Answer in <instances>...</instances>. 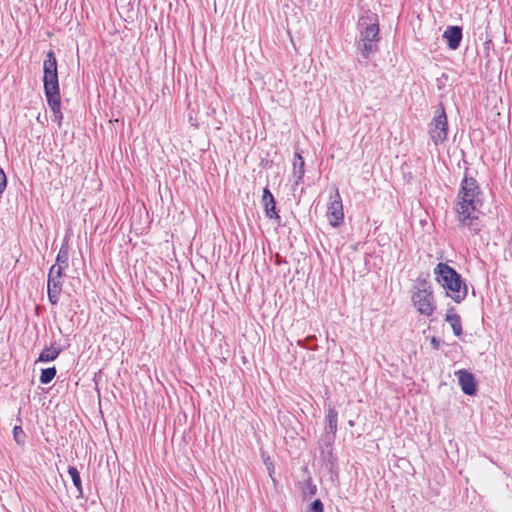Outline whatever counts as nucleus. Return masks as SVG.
<instances>
[{"instance_id":"nucleus-1","label":"nucleus","mask_w":512,"mask_h":512,"mask_svg":"<svg viewBox=\"0 0 512 512\" xmlns=\"http://www.w3.org/2000/svg\"><path fill=\"white\" fill-rule=\"evenodd\" d=\"M482 205V191L476 179L465 176L453 206L459 227L469 229L472 234H478L482 228L479 221Z\"/></svg>"},{"instance_id":"nucleus-2","label":"nucleus","mask_w":512,"mask_h":512,"mask_svg":"<svg viewBox=\"0 0 512 512\" xmlns=\"http://www.w3.org/2000/svg\"><path fill=\"white\" fill-rule=\"evenodd\" d=\"M359 36L357 39V49L364 59H369L371 54L378 50L379 24L376 14L367 13L358 20Z\"/></svg>"},{"instance_id":"nucleus-3","label":"nucleus","mask_w":512,"mask_h":512,"mask_svg":"<svg viewBox=\"0 0 512 512\" xmlns=\"http://www.w3.org/2000/svg\"><path fill=\"white\" fill-rule=\"evenodd\" d=\"M435 280L445 289L446 295L460 303L467 296V287L457 271L446 263L434 268Z\"/></svg>"},{"instance_id":"nucleus-4","label":"nucleus","mask_w":512,"mask_h":512,"mask_svg":"<svg viewBox=\"0 0 512 512\" xmlns=\"http://www.w3.org/2000/svg\"><path fill=\"white\" fill-rule=\"evenodd\" d=\"M43 83L44 92L48 105H52L54 110H58V99L60 96L57 60L53 51H49L43 63Z\"/></svg>"},{"instance_id":"nucleus-5","label":"nucleus","mask_w":512,"mask_h":512,"mask_svg":"<svg viewBox=\"0 0 512 512\" xmlns=\"http://www.w3.org/2000/svg\"><path fill=\"white\" fill-rule=\"evenodd\" d=\"M448 123L445 110L442 106L436 111L429 129V135L435 145L443 143L447 139Z\"/></svg>"},{"instance_id":"nucleus-6","label":"nucleus","mask_w":512,"mask_h":512,"mask_svg":"<svg viewBox=\"0 0 512 512\" xmlns=\"http://www.w3.org/2000/svg\"><path fill=\"white\" fill-rule=\"evenodd\" d=\"M412 302L422 315L430 316L435 310L433 293L428 288H417L412 294Z\"/></svg>"},{"instance_id":"nucleus-7","label":"nucleus","mask_w":512,"mask_h":512,"mask_svg":"<svg viewBox=\"0 0 512 512\" xmlns=\"http://www.w3.org/2000/svg\"><path fill=\"white\" fill-rule=\"evenodd\" d=\"M327 218L333 227H338L344 218L342 200L337 187L332 189L329 196Z\"/></svg>"},{"instance_id":"nucleus-8","label":"nucleus","mask_w":512,"mask_h":512,"mask_svg":"<svg viewBox=\"0 0 512 512\" xmlns=\"http://www.w3.org/2000/svg\"><path fill=\"white\" fill-rule=\"evenodd\" d=\"M62 277L60 269H50L47 280V294L49 302L52 305H56L59 302L60 293L62 290Z\"/></svg>"},{"instance_id":"nucleus-9","label":"nucleus","mask_w":512,"mask_h":512,"mask_svg":"<svg viewBox=\"0 0 512 512\" xmlns=\"http://www.w3.org/2000/svg\"><path fill=\"white\" fill-rule=\"evenodd\" d=\"M455 376L457 377L458 383L464 394L469 396L475 395L477 391V382L471 372L465 369H460L455 372Z\"/></svg>"},{"instance_id":"nucleus-10","label":"nucleus","mask_w":512,"mask_h":512,"mask_svg":"<svg viewBox=\"0 0 512 512\" xmlns=\"http://www.w3.org/2000/svg\"><path fill=\"white\" fill-rule=\"evenodd\" d=\"M262 203L266 216L270 219H276L279 222L280 216L276 211V201L268 187L263 190Z\"/></svg>"},{"instance_id":"nucleus-11","label":"nucleus","mask_w":512,"mask_h":512,"mask_svg":"<svg viewBox=\"0 0 512 512\" xmlns=\"http://www.w3.org/2000/svg\"><path fill=\"white\" fill-rule=\"evenodd\" d=\"M462 28L460 26H449L443 33V38L451 50H456L462 40Z\"/></svg>"},{"instance_id":"nucleus-12","label":"nucleus","mask_w":512,"mask_h":512,"mask_svg":"<svg viewBox=\"0 0 512 512\" xmlns=\"http://www.w3.org/2000/svg\"><path fill=\"white\" fill-rule=\"evenodd\" d=\"M304 160L300 153L296 152L294 154V160H293V178H294V184L299 185L301 181L303 180L304 176Z\"/></svg>"},{"instance_id":"nucleus-13","label":"nucleus","mask_w":512,"mask_h":512,"mask_svg":"<svg viewBox=\"0 0 512 512\" xmlns=\"http://www.w3.org/2000/svg\"><path fill=\"white\" fill-rule=\"evenodd\" d=\"M445 320L451 325L455 336L462 335V324L460 316L455 312L453 308L448 309L445 315Z\"/></svg>"},{"instance_id":"nucleus-14","label":"nucleus","mask_w":512,"mask_h":512,"mask_svg":"<svg viewBox=\"0 0 512 512\" xmlns=\"http://www.w3.org/2000/svg\"><path fill=\"white\" fill-rule=\"evenodd\" d=\"M325 421V432H331L333 434H336L338 425V412L334 407H328L327 414L325 416Z\"/></svg>"},{"instance_id":"nucleus-15","label":"nucleus","mask_w":512,"mask_h":512,"mask_svg":"<svg viewBox=\"0 0 512 512\" xmlns=\"http://www.w3.org/2000/svg\"><path fill=\"white\" fill-rule=\"evenodd\" d=\"M68 259V246L62 245L56 258V264L52 265L50 269H56V271L60 269V273L63 274V271L68 267Z\"/></svg>"},{"instance_id":"nucleus-16","label":"nucleus","mask_w":512,"mask_h":512,"mask_svg":"<svg viewBox=\"0 0 512 512\" xmlns=\"http://www.w3.org/2000/svg\"><path fill=\"white\" fill-rule=\"evenodd\" d=\"M61 352L62 349L59 346L46 347L41 351L37 361L43 363L54 361Z\"/></svg>"},{"instance_id":"nucleus-17","label":"nucleus","mask_w":512,"mask_h":512,"mask_svg":"<svg viewBox=\"0 0 512 512\" xmlns=\"http://www.w3.org/2000/svg\"><path fill=\"white\" fill-rule=\"evenodd\" d=\"M68 473L72 479V482L74 486L76 487L78 491V497H81L83 495V489H82V483H81V477L79 474V471L74 466L68 467Z\"/></svg>"},{"instance_id":"nucleus-18","label":"nucleus","mask_w":512,"mask_h":512,"mask_svg":"<svg viewBox=\"0 0 512 512\" xmlns=\"http://www.w3.org/2000/svg\"><path fill=\"white\" fill-rule=\"evenodd\" d=\"M336 438V434H333L331 432H325L321 435L319 439V447L322 449V452L324 453V448L330 449L332 445L334 444Z\"/></svg>"},{"instance_id":"nucleus-19","label":"nucleus","mask_w":512,"mask_h":512,"mask_svg":"<svg viewBox=\"0 0 512 512\" xmlns=\"http://www.w3.org/2000/svg\"><path fill=\"white\" fill-rule=\"evenodd\" d=\"M56 368L55 367H49L42 369L41 375H40V382L41 384H49L54 377L56 376Z\"/></svg>"},{"instance_id":"nucleus-20","label":"nucleus","mask_w":512,"mask_h":512,"mask_svg":"<svg viewBox=\"0 0 512 512\" xmlns=\"http://www.w3.org/2000/svg\"><path fill=\"white\" fill-rule=\"evenodd\" d=\"M13 438L18 445L23 446L26 442V434L21 426H14Z\"/></svg>"},{"instance_id":"nucleus-21","label":"nucleus","mask_w":512,"mask_h":512,"mask_svg":"<svg viewBox=\"0 0 512 512\" xmlns=\"http://www.w3.org/2000/svg\"><path fill=\"white\" fill-rule=\"evenodd\" d=\"M324 506L320 499L314 500L307 508L306 512H323Z\"/></svg>"},{"instance_id":"nucleus-22","label":"nucleus","mask_w":512,"mask_h":512,"mask_svg":"<svg viewBox=\"0 0 512 512\" xmlns=\"http://www.w3.org/2000/svg\"><path fill=\"white\" fill-rule=\"evenodd\" d=\"M51 108V111L53 112L54 118L53 121H57L59 124L63 118L62 112H61V98L58 99V110H54L52 105H49Z\"/></svg>"},{"instance_id":"nucleus-23","label":"nucleus","mask_w":512,"mask_h":512,"mask_svg":"<svg viewBox=\"0 0 512 512\" xmlns=\"http://www.w3.org/2000/svg\"><path fill=\"white\" fill-rule=\"evenodd\" d=\"M7 187V178L4 171L0 168V194L4 192Z\"/></svg>"},{"instance_id":"nucleus-24","label":"nucleus","mask_w":512,"mask_h":512,"mask_svg":"<svg viewBox=\"0 0 512 512\" xmlns=\"http://www.w3.org/2000/svg\"><path fill=\"white\" fill-rule=\"evenodd\" d=\"M431 345L433 346L434 349H438L440 346V341L436 337H432Z\"/></svg>"},{"instance_id":"nucleus-25","label":"nucleus","mask_w":512,"mask_h":512,"mask_svg":"<svg viewBox=\"0 0 512 512\" xmlns=\"http://www.w3.org/2000/svg\"><path fill=\"white\" fill-rule=\"evenodd\" d=\"M316 490H317V488L315 485H309V493L311 495H314L316 493Z\"/></svg>"},{"instance_id":"nucleus-26","label":"nucleus","mask_w":512,"mask_h":512,"mask_svg":"<svg viewBox=\"0 0 512 512\" xmlns=\"http://www.w3.org/2000/svg\"><path fill=\"white\" fill-rule=\"evenodd\" d=\"M302 2L306 3L309 7L312 6L313 0H301Z\"/></svg>"},{"instance_id":"nucleus-27","label":"nucleus","mask_w":512,"mask_h":512,"mask_svg":"<svg viewBox=\"0 0 512 512\" xmlns=\"http://www.w3.org/2000/svg\"><path fill=\"white\" fill-rule=\"evenodd\" d=\"M349 425H350V426H353V425H354V422H353L352 420H351V421H349Z\"/></svg>"}]
</instances>
